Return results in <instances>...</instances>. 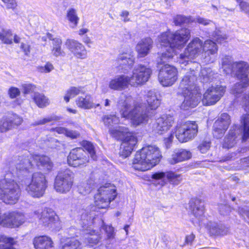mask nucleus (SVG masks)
I'll use <instances>...</instances> for the list:
<instances>
[{"mask_svg": "<svg viewBox=\"0 0 249 249\" xmlns=\"http://www.w3.org/2000/svg\"><path fill=\"white\" fill-rule=\"evenodd\" d=\"M189 22V18L181 15H177L173 18V22L176 26H181Z\"/></svg>", "mask_w": 249, "mask_h": 249, "instance_id": "obj_45", "label": "nucleus"}, {"mask_svg": "<svg viewBox=\"0 0 249 249\" xmlns=\"http://www.w3.org/2000/svg\"><path fill=\"white\" fill-rule=\"evenodd\" d=\"M195 238V235L193 233H191V234H190L189 235H187L185 236V244H192V242H193V241L194 240Z\"/></svg>", "mask_w": 249, "mask_h": 249, "instance_id": "obj_59", "label": "nucleus"}, {"mask_svg": "<svg viewBox=\"0 0 249 249\" xmlns=\"http://www.w3.org/2000/svg\"><path fill=\"white\" fill-rule=\"evenodd\" d=\"M130 82V78L124 75H119L110 81L109 88L115 90H122L127 88Z\"/></svg>", "mask_w": 249, "mask_h": 249, "instance_id": "obj_25", "label": "nucleus"}, {"mask_svg": "<svg viewBox=\"0 0 249 249\" xmlns=\"http://www.w3.org/2000/svg\"><path fill=\"white\" fill-rule=\"evenodd\" d=\"M89 236L86 238V242L90 247L97 245L101 240V236L96 232L95 230L91 231L89 232Z\"/></svg>", "mask_w": 249, "mask_h": 249, "instance_id": "obj_43", "label": "nucleus"}, {"mask_svg": "<svg viewBox=\"0 0 249 249\" xmlns=\"http://www.w3.org/2000/svg\"><path fill=\"white\" fill-rule=\"evenodd\" d=\"M119 104H122L119 110L121 117L130 120L132 126L136 127L148 122V115L143 111L142 103L134 102L131 109L130 104L126 100L120 101Z\"/></svg>", "mask_w": 249, "mask_h": 249, "instance_id": "obj_5", "label": "nucleus"}, {"mask_svg": "<svg viewBox=\"0 0 249 249\" xmlns=\"http://www.w3.org/2000/svg\"><path fill=\"white\" fill-rule=\"evenodd\" d=\"M201 199L197 197H192L189 202V208L191 214L195 217L200 216L203 213V210L200 207L202 203Z\"/></svg>", "mask_w": 249, "mask_h": 249, "instance_id": "obj_30", "label": "nucleus"}, {"mask_svg": "<svg viewBox=\"0 0 249 249\" xmlns=\"http://www.w3.org/2000/svg\"><path fill=\"white\" fill-rule=\"evenodd\" d=\"M75 103L79 108L84 109L96 108L100 106L99 104L93 103L92 97L89 94H87L84 96H79L75 100Z\"/></svg>", "mask_w": 249, "mask_h": 249, "instance_id": "obj_28", "label": "nucleus"}, {"mask_svg": "<svg viewBox=\"0 0 249 249\" xmlns=\"http://www.w3.org/2000/svg\"><path fill=\"white\" fill-rule=\"evenodd\" d=\"M191 37L190 30L186 28H181L174 32L167 30L161 33L158 37L160 48L165 51L160 56L162 61H168L177 54L176 48H182Z\"/></svg>", "mask_w": 249, "mask_h": 249, "instance_id": "obj_1", "label": "nucleus"}, {"mask_svg": "<svg viewBox=\"0 0 249 249\" xmlns=\"http://www.w3.org/2000/svg\"><path fill=\"white\" fill-rule=\"evenodd\" d=\"M166 178L168 181L173 186L178 185L182 180L181 174L176 173L173 171H167Z\"/></svg>", "mask_w": 249, "mask_h": 249, "instance_id": "obj_40", "label": "nucleus"}, {"mask_svg": "<svg viewBox=\"0 0 249 249\" xmlns=\"http://www.w3.org/2000/svg\"><path fill=\"white\" fill-rule=\"evenodd\" d=\"M162 156L159 147L147 145L137 151L133 158L131 168L136 171L145 172L157 165Z\"/></svg>", "mask_w": 249, "mask_h": 249, "instance_id": "obj_2", "label": "nucleus"}, {"mask_svg": "<svg viewBox=\"0 0 249 249\" xmlns=\"http://www.w3.org/2000/svg\"><path fill=\"white\" fill-rule=\"evenodd\" d=\"M234 64L237 69V75L239 76V79L240 80V82L236 83L231 89L232 93L237 96L242 92V91H238L240 89H245L249 86L248 74L249 66L246 62L243 61L236 62Z\"/></svg>", "mask_w": 249, "mask_h": 249, "instance_id": "obj_12", "label": "nucleus"}, {"mask_svg": "<svg viewBox=\"0 0 249 249\" xmlns=\"http://www.w3.org/2000/svg\"><path fill=\"white\" fill-rule=\"evenodd\" d=\"M62 43L61 39H56L52 44L51 53L54 57H63L66 55V53L62 47Z\"/></svg>", "mask_w": 249, "mask_h": 249, "instance_id": "obj_36", "label": "nucleus"}, {"mask_svg": "<svg viewBox=\"0 0 249 249\" xmlns=\"http://www.w3.org/2000/svg\"><path fill=\"white\" fill-rule=\"evenodd\" d=\"M89 155L82 147L72 149L67 157V163L74 168H84L88 166L90 161Z\"/></svg>", "mask_w": 249, "mask_h": 249, "instance_id": "obj_11", "label": "nucleus"}, {"mask_svg": "<svg viewBox=\"0 0 249 249\" xmlns=\"http://www.w3.org/2000/svg\"><path fill=\"white\" fill-rule=\"evenodd\" d=\"M102 227L107 235V240H110L115 238V232L114 228L111 225L103 224Z\"/></svg>", "mask_w": 249, "mask_h": 249, "instance_id": "obj_44", "label": "nucleus"}, {"mask_svg": "<svg viewBox=\"0 0 249 249\" xmlns=\"http://www.w3.org/2000/svg\"><path fill=\"white\" fill-rule=\"evenodd\" d=\"M202 50L208 55H212L217 53L218 48L215 42L207 39L202 44Z\"/></svg>", "mask_w": 249, "mask_h": 249, "instance_id": "obj_39", "label": "nucleus"}, {"mask_svg": "<svg viewBox=\"0 0 249 249\" xmlns=\"http://www.w3.org/2000/svg\"><path fill=\"white\" fill-rule=\"evenodd\" d=\"M238 3L240 9L243 11L249 10V4L244 0H235Z\"/></svg>", "mask_w": 249, "mask_h": 249, "instance_id": "obj_57", "label": "nucleus"}, {"mask_svg": "<svg viewBox=\"0 0 249 249\" xmlns=\"http://www.w3.org/2000/svg\"><path fill=\"white\" fill-rule=\"evenodd\" d=\"M203 41L198 37H194L187 45L183 53L180 54V58L188 61L195 58L202 50Z\"/></svg>", "mask_w": 249, "mask_h": 249, "instance_id": "obj_17", "label": "nucleus"}, {"mask_svg": "<svg viewBox=\"0 0 249 249\" xmlns=\"http://www.w3.org/2000/svg\"><path fill=\"white\" fill-rule=\"evenodd\" d=\"M65 45L73 56L78 59H85L87 57L88 52L85 46L78 40L67 39Z\"/></svg>", "mask_w": 249, "mask_h": 249, "instance_id": "obj_18", "label": "nucleus"}, {"mask_svg": "<svg viewBox=\"0 0 249 249\" xmlns=\"http://www.w3.org/2000/svg\"><path fill=\"white\" fill-rule=\"evenodd\" d=\"M22 89H23V93L24 95H26L33 92L36 89V85L31 83H25L21 85Z\"/></svg>", "mask_w": 249, "mask_h": 249, "instance_id": "obj_48", "label": "nucleus"}, {"mask_svg": "<svg viewBox=\"0 0 249 249\" xmlns=\"http://www.w3.org/2000/svg\"><path fill=\"white\" fill-rule=\"evenodd\" d=\"M0 40L6 45L13 44V33L10 29H2L0 32Z\"/></svg>", "mask_w": 249, "mask_h": 249, "instance_id": "obj_42", "label": "nucleus"}, {"mask_svg": "<svg viewBox=\"0 0 249 249\" xmlns=\"http://www.w3.org/2000/svg\"><path fill=\"white\" fill-rule=\"evenodd\" d=\"M65 136L71 139H76L80 137V134L78 131L69 130L67 128Z\"/></svg>", "mask_w": 249, "mask_h": 249, "instance_id": "obj_54", "label": "nucleus"}, {"mask_svg": "<svg viewBox=\"0 0 249 249\" xmlns=\"http://www.w3.org/2000/svg\"><path fill=\"white\" fill-rule=\"evenodd\" d=\"M19 48L25 55L29 56L30 55L32 47L29 41H26L25 42H21Z\"/></svg>", "mask_w": 249, "mask_h": 249, "instance_id": "obj_50", "label": "nucleus"}, {"mask_svg": "<svg viewBox=\"0 0 249 249\" xmlns=\"http://www.w3.org/2000/svg\"><path fill=\"white\" fill-rule=\"evenodd\" d=\"M59 120V117L57 116L54 117H49L47 118H44L42 119L36 121L34 123L35 125H43L47 123L53 121H57Z\"/></svg>", "mask_w": 249, "mask_h": 249, "instance_id": "obj_53", "label": "nucleus"}, {"mask_svg": "<svg viewBox=\"0 0 249 249\" xmlns=\"http://www.w3.org/2000/svg\"><path fill=\"white\" fill-rule=\"evenodd\" d=\"M83 89V87L82 86L71 87L66 90L65 95L64 96L65 101L66 103H69L71 98H73L80 93H82Z\"/></svg>", "mask_w": 249, "mask_h": 249, "instance_id": "obj_38", "label": "nucleus"}, {"mask_svg": "<svg viewBox=\"0 0 249 249\" xmlns=\"http://www.w3.org/2000/svg\"><path fill=\"white\" fill-rule=\"evenodd\" d=\"M21 196V189L14 180L3 179L0 180V199L4 203L14 205Z\"/></svg>", "mask_w": 249, "mask_h": 249, "instance_id": "obj_6", "label": "nucleus"}, {"mask_svg": "<svg viewBox=\"0 0 249 249\" xmlns=\"http://www.w3.org/2000/svg\"><path fill=\"white\" fill-rule=\"evenodd\" d=\"M31 98L34 103L39 108L46 107L50 104L49 99L42 93L35 92Z\"/></svg>", "mask_w": 249, "mask_h": 249, "instance_id": "obj_32", "label": "nucleus"}, {"mask_svg": "<svg viewBox=\"0 0 249 249\" xmlns=\"http://www.w3.org/2000/svg\"><path fill=\"white\" fill-rule=\"evenodd\" d=\"M30 164L31 167H33L34 162L38 169L42 170L45 173L50 172L53 169V163L50 158L43 155L35 154L31 157V160L25 159Z\"/></svg>", "mask_w": 249, "mask_h": 249, "instance_id": "obj_20", "label": "nucleus"}, {"mask_svg": "<svg viewBox=\"0 0 249 249\" xmlns=\"http://www.w3.org/2000/svg\"><path fill=\"white\" fill-rule=\"evenodd\" d=\"M17 243L13 237L0 234V249H16L14 246Z\"/></svg>", "mask_w": 249, "mask_h": 249, "instance_id": "obj_35", "label": "nucleus"}, {"mask_svg": "<svg viewBox=\"0 0 249 249\" xmlns=\"http://www.w3.org/2000/svg\"><path fill=\"white\" fill-rule=\"evenodd\" d=\"M8 95L10 99H15L20 96V91L18 88L12 86L8 90Z\"/></svg>", "mask_w": 249, "mask_h": 249, "instance_id": "obj_49", "label": "nucleus"}, {"mask_svg": "<svg viewBox=\"0 0 249 249\" xmlns=\"http://www.w3.org/2000/svg\"><path fill=\"white\" fill-rule=\"evenodd\" d=\"M116 190L109 186H101L95 196V205L99 209H104L109 207L110 202L117 196Z\"/></svg>", "mask_w": 249, "mask_h": 249, "instance_id": "obj_10", "label": "nucleus"}, {"mask_svg": "<svg viewBox=\"0 0 249 249\" xmlns=\"http://www.w3.org/2000/svg\"><path fill=\"white\" fill-rule=\"evenodd\" d=\"M237 136L235 129H230L224 138L222 143V147L225 149H230L236 144Z\"/></svg>", "mask_w": 249, "mask_h": 249, "instance_id": "obj_31", "label": "nucleus"}, {"mask_svg": "<svg viewBox=\"0 0 249 249\" xmlns=\"http://www.w3.org/2000/svg\"><path fill=\"white\" fill-rule=\"evenodd\" d=\"M192 157L191 153L186 149H180L174 152L171 157L167 160L168 164L171 165L184 161L190 159Z\"/></svg>", "mask_w": 249, "mask_h": 249, "instance_id": "obj_26", "label": "nucleus"}, {"mask_svg": "<svg viewBox=\"0 0 249 249\" xmlns=\"http://www.w3.org/2000/svg\"><path fill=\"white\" fill-rule=\"evenodd\" d=\"M36 217L43 226L50 228H56L60 224V220L56 213L52 209L45 208L39 212H34Z\"/></svg>", "mask_w": 249, "mask_h": 249, "instance_id": "obj_14", "label": "nucleus"}, {"mask_svg": "<svg viewBox=\"0 0 249 249\" xmlns=\"http://www.w3.org/2000/svg\"><path fill=\"white\" fill-rule=\"evenodd\" d=\"M73 182V175L70 170L60 171L55 177L54 189L59 193L66 194L71 191Z\"/></svg>", "mask_w": 249, "mask_h": 249, "instance_id": "obj_9", "label": "nucleus"}, {"mask_svg": "<svg viewBox=\"0 0 249 249\" xmlns=\"http://www.w3.org/2000/svg\"><path fill=\"white\" fill-rule=\"evenodd\" d=\"M223 230L219 225L211 226L208 229V233L211 236L223 235Z\"/></svg>", "mask_w": 249, "mask_h": 249, "instance_id": "obj_46", "label": "nucleus"}, {"mask_svg": "<svg viewBox=\"0 0 249 249\" xmlns=\"http://www.w3.org/2000/svg\"><path fill=\"white\" fill-rule=\"evenodd\" d=\"M153 42L149 37L142 39L137 44L136 51L139 57H144L146 56L152 47Z\"/></svg>", "mask_w": 249, "mask_h": 249, "instance_id": "obj_27", "label": "nucleus"}, {"mask_svg": "<svg viewBox=\"0 0 249 249\" xmlns=\"http://www.w3.org/2000/svg\"><path fill=\"white\" fill-rule=\"evenodd\" d=\"M79 144L81 145L80 147L83 148L85 152H87L90 160L94 161L97 160L96 151L92 142L87 140H83L79 142Z\"/></svg>", "mask_w": 249, "mask_h": 249, "instance_id": "obj_33", "label": "nucleus"}, {"mask_svg": "<svg viewBox=\"0 0 249 249\" xmlns=\"http://www.w3.org/2000/svg\"><path fill=\"white\" fill-rule=\"evenodd\" d=\"M173 136L172 134H170L167 138H165L164 140V142L167 144H171L172 142Z\"/></svg>", "mask_w": 249, "mask_h": 249, "instance_id": "obj_61", "label": "nucleus"}, {"mask_svg": "<svg viewBox=\"0 0 249 249\" xmlns=\"http://www.w3.org/2000/svg\"><path fill=\"white\" fill-rule=\"evenodd\" d=\"M242 162L246 166L249 167V156L243 158Z\"/></svg>", "mask_w": 249, "mask_h": 249, "instance_id": "obj_64", "label": "nucleus"}, {"mask_svg": "<svg viewBox=\"0 0 249 249\" xmlns=\"http://www.w3.org/2000/svg\"><path fill=\"white\" fill-rule=\"evenodd\" d=\"M48 186L45 176L41 172L32 174L31 180L26 186V190L34 197H40L43 196Z\"/></svg>", "mask_w": 249, "mask_h": 249, "instance_id": "obj_8", "label": "nucleus"}, {"mask_svg": "<svg viewBox=\"0 0 249 249\" xmlns=\"http://www.w3.org/2000/svg\"><path fill=\"white\" fill-rule=\"evenodd\" d=\"M231 117L227 113H223L214 122L213 133L217 137H222L231 124Z\"/></svg>", "mask_w": 249, "mask_h": 249, "instance_id": "obj_21", "label": "nucleus"}, {"mask_svg": "<svg viewBox=\"0 0 249 249\" xmlns=\"http://www.w3.org/2000/svg\"><path fill=\"white\" fill-rule=\"evenodd\" d=\"M174 129L176 138L183 143L193 140L197 136L198 126L196 121H186L178 123Z\"/></svg>", "mask_w": 249, "mask_h": 249, "instance_id": "obj_7", "label": "nucleus"}, {"mask_svg": "<svg viewBox=\"0 0 249 249\" xmlns=\"http://www.w3.org/2000/svg\"><path fill=\"white\" fill-rule=\"evenodd\" d=\"M166 172H157L151 175V178L155 180H160L166 177Z\"/></svg>", "mask_w": 249, "mask_h": 249, "instance_id": "obj_56", "label": "nucleus"}, {"mask_svg": "<svg viewBox=\"0 0 249 249\" xmlns=\"http://www.w3.org/2000/svg\"><path fill=\"white\" fill-rule=\"evenodd\" d=\"M51 132H56L58 134H64L65 135L67 128L64 127H53L50 129Z\"/></svg>", "mask_w": 249, "mask_h": 249, "instance_id": "obj_58", "label": "nucleus"}, {"mask_svg": "<svg viewBox=\"0 0 249 249\" xmlns=\"http://www.w3.org/2000/svg\"><path fill=\"white\" fill-rule=\"evenodd\" d=\"M23 118L19 115L10 112L0 119V133H5L21 125Z\"/></svg>", "mask_w": 249, "mask_h": 249, "instance_id": "obj_16", "label": "nucleus"}, {"mask_svg": "<svg viewBox=\"0 0 249 249\" xmlns=\"http://www.w3.org/2000/svg\"><path fill=\"white\" fill-rule=\"evenodd\" d=\"M174 122L173 117L163 115L156 119L154 127L158 133L162 134L170 128Z\"/></svg>", "mask_w": 249, "mask_h": 249, "instance_id": "obj_24", "label": "nucleus"}, {"mask_svg": "<svg viewBox=\"0 0 249 249\" xmlns=\"http://www.w3.org/2000/svg\"><path fill=\"white\" fill-rule=\"evenodd\" d=\"M110 135L117 141H120L119 155L123 158L129 156L137 145L138 140L137 133L130 131L125 127L113 128L109 131Z\"/></svg>", "mask_w": 249, "mask_h": 249, "instance_id": "obj_4", "label": "nucleus"}, {"mask_svg": "<svg viewBox=\"0 0 249 249\" xmlns=\"http://www.w3.org/2000/svg\"><path fill=\"white\" fill-rule=\"evenodd\" d=\"M147 104L146 110L149 113L151 111L156 110L160 105V101L155 95L148 96L146 99Z\"/></svg>", "mask_w": 249, "mask_h": 249, "instance_id": "obj_37", "label": "nucleus"}, {"mask_svg": "<svg viewBox=\"0 0 249 249\" xmlns=\"http://www.w3.org/2000/svg\"><path fill=\"white\" fill-rule=\"evenodd\" d=\"M129 14V12L127 11H123L121 12L120 16L121 17L124 18V22H126L130 21V18L128 17Z\"/></svg>", "mask_w": 249, "mask_h": 249, "instance_id": "obj_60", "label": "nucleus"}, {"mask_svg": "<svg viewBox=\"0 0 249 249\" xmlns=\"http://www.w3.org/2000/svg\"><path fill=\"white\" fill-rule=\"evenodd\" d=\"M197 79L194 71H190L183 77L178 87L180 94L184 97L183 103L190 107H196L201 98L200 89L196 84Z\"/></svg>", "mask_w": 249, "mask_h": 249, "instance_id": "obj_3", "label": "nucleus"}, {"mask_svg": "<svg viewBox=\"0 0 249 249\" xmlns=\"http://www.w3.org/2000/svg\"><path fill=\"white\" fill-rule=\"evenodd\" d=\"M119 70L125 73V71L132 68L135 63V58L133 55L127 52H123L119 54L116 59Z\"/></svg>", "mask_w": 249, "mask_h": 249, "instance_id": "obj_22", "label": "nucleus"}, {"mask_svg": "<svg viewBox=\"0 0 249 249\" xmlns=\"http://www.w3.org/2000/svg\"><path fill=\"white\" fill-rule=\"evenodd\" d=\"M89 31L87 28H82L78 31V35L80 36H83Z\"/></svg>", "mask_w": 249, "mask_h": 249, "instance_id": "obj_63", "label": "nucleus"}, {"mask_svg": "<svg viewBox=\"0 0 249 249\" xmlns=\"http://www.w3.org/2000/svg\"><path fill=\"white\" fill-rule=\"evenodd\" d=\"M5 4L7 9L14 10L17 7V2L15 0H1Z\"/></svg>", "mask_w": 249, "mask_h": 249, "instance_id": "obj_55", "label": "nucleus"}, {"mask_svg": "<svg viewBox=\"0 0 249 249\" xmlns=\"http://www.w3.org/2000/svg\"><path fill=\"white\" fill-rule=\"evenodd\" d=\"M60 249H82V243L74 237H65L60 243Z\"/></svg>", "mask_w": 249, "mask_h": 249, "instance_id": "obj_29", "label": "nucleus"}, {"mask_svg": "<svg viewBox=\"0 0 249 249\" xmlns=\"http://www.w3.org/2000/svg\"><path fill=\"white\" fill-rule=\"evenodd\" d=\"M66 18L72 28L77 26L79 18L75 9L72 8L69 9L67 12Z\"/></svg>", "mask_w": 249, "mask_h": 249, "instance_id": "obj_41", "label": "nucleus"}, {"mask_svg": "<svg viewBox=\"0 0 249 249\" xmlns=\"http://www.w3.org/2000/svg\"><path fill=\"white\" fill-rule=\"evenodd\" d=\"M211 144V141L204 140L200 142L197 146V148L201 153H205L210 149Z\"/></svg>", "mask_w": 249, "mask_h": 249, "instance_id": "obj_47", "label": "nucleus"}, {"mask_svg": "<svg viewBox=\"0 0 249 249\" xmlns=\"http://www.w3.org/2000/svg\"><path fill=\"white\" fill-rule=\"evenodd\" d=\"M21 38L17 35L15 34L13 36V42H14L16 44H18L20 43Z\"/></svg>", "mask_w": 249, "mask_h": 249, "instance_id": "obj_62", "label": "nucleus"}, {"mask_svg": "<svg viewBox=\"0 0 249 249\" xmlns=\"http://www.w3.org/2000/svg\"><path fill=\"white\" fill-rule=\"evenodd\" d=\"M35 249H53L54 242L52 238L47 235H37L33 239Z\"/></svg>", "mask_w": 249, "mask_h": 249, "instance_id": "obj_23", "label": "nucleus"}, {"mask_svg": "<svg viewBox=\"0 0 249 249\" xmlns=\"http://www.w3.org/2000/svg\"><path fill=\"white\" fill-rule=\"evenodd\" d=\"M158 79L163 86H171L178 79V69L173 65L165 64L159 70Z\"/></svg>", "mask_w": 249, "mask_h": 249, "instance_id": "obj_13", "label": "nucleus"}, {"mask_svg": "<svg viewBox=\"0 0 249 249\" xmlns=\"http://www.w3.org/2000/svg\"><path fill=\"white\" fill-rule=\"evenodd\" d=\"M53 69V66L50 62H46L44 66H40L37 68L38 71L41 73H49Z\"/></svg>", "mask_w": 249, "mask_h": 249, "instance_id": "obj_51", "label": "nucleus"}, {"mask_svg": "<svg viewBox=\"0 0 249 249\" xmlns=\"http://www.w3.org/2000/svg\"><path fill=\"white\" fill-rule=\"evenodd\" d=\"M226 87L217 85L208 88L203 95L202 102L205 106L215 105L224 96Z\"/></svg>", "mask_w": 249, "mask_h": 249, "instance_id": "obj_15", "label": "nucleus"}, {"mask_svg": "<svg viewBox=\"0 0 249 249\" xmlns=\"http://www.w3.org/2000/svg\"><path fill=\"white\" fill-rule=\"evenodd\" d=\"M152 71L150 68L139 65L133 71L130 78L134 85H142L147 82L151 74Z\"/></svg>", "mask_w": 249, "mask_h": 249, "instance_id": "obj_19", "label": "nucleus"}, {"mask_svg": "<svg viewBox=\"0 0 249 249\" xmlns=\"http://www.w3.org/2000/svg\"><path fill=\"white\" fill-rule=\"evenodd\" d=\"M102 119L105 125L109 126L116 124L114 122L117 120V118L115 115H105Z\"/></svg>", "mask_w": 249, "mask_h": 249, "instance_id": "obj_52", "label": "nucleus"}, {"mask_svg": "<svg viewBox=\"0 0 249 249\" xmlns=\"http://www.w3.org/2000/svg\"><path fill=\"white\" fill-rule=\"evenodd\" d=\"M240 123L243 130L241 140L242 142H246L249 139V114L246 113L241 116Z\"/></svg>", "mask_w": 249, "mask_h": 249, "instance_id": "obj_34", "label": "nucleus"}]
</instances>
